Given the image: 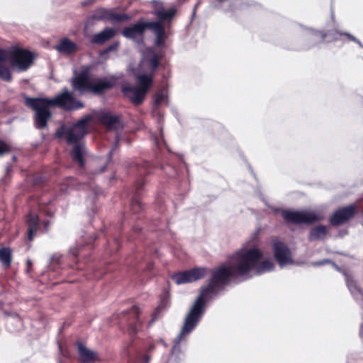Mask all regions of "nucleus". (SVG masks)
I'll use <instances>...</instances> for the list:
<instances>
[{
	"label": "nucleus",
	"mask_w": 363,
	"mask_h": 363,
	"mask_svg": "<svg viewBox=\"0 0 363 363\" xmlns=\"http://www.w3.org/2000/svg\"><path fill=\"white\" fill-rule=\"evenodd\" d=\"M281 215L286 222L296 225L305 224L310 225L324 219L322 213L309 210H284Z\"/></svg>",
	"instance_id": "obj_4"
},
{
	"label": "nucleus",
	"mask_w": 363,
	"mask_h": 363,
	"mask_svg": "<svg viewBox=\"0 0 363 363\" xmlns=\"http://www.w3.org/2000/svg\"><path fill=\"white\" fill-rule=\"evenodd\" d=\"M13 160L14 161L16 160V156H13Z\"/></svg>",
	"instance_id": "obj_47"
},
{
	"label": "nucleus",
	"mask_w": 363,
	"mask_h": 363,
	"mask_svg": "<svg viewBox=\"0 0 363 363\" xmlns=\"http://www.w3.org/2000/svg\"><path fill=\"white\" fill-rule=\"evenodd\" d=\"M330 264L333 267H335L336 269H339L338 266L333 261H332V260H330L329 259H322L320 261H318V262L315 263V265L320 266V265H323V264Z\"/></svg>",
	"instance_id": "obj_38"
},
{
	"label": "nucleus",
	"mask_w": 363,
	"mask_h": 363,
	"mask_svg": "<svg viewBox=\"0 0 363 363\" xmlns=\"http://www.w3.org/2000/svg\"><path fill=\"white\" fill-rule=\"evenodd\" d=\"M94 3V0H87L85 1L82 2V5L83 6H87Z\"/></svg>",
	"instance_id": "obj_42"
},
{
	"label": "nucleus",
	"mask_w": 363,
	"mask_h": 363,
	"mask_svg": "<svg viewBox=\"0 0 363 363\" xmlns=\"http://www.w3.org/2000/svg\"><path fill=\"white\" fill-rule=\"evenodd\" d=\"M308 40L313 43H320L327 39L326 32L311 29L308 33Z\"/></svg>",
	"instance_id": "obj_28"
},
{
	"label": "nucleus",
	"mask_w": 363,
	"mask_h": 363,
	"mask_svg": "<svg viewBox=\"0 0 363 363\" xmlns=\"http://www.w3.org/2000/svg\"><path fill=\"white\" fill-rule=\"evenodd\" d=\"M163 99H164V95L162 94H158L156 96L155 102H156V104H160L162 103Z\"/></svg>",
	"instance_id": "obj_39"
},
{
	"label": "nucleus",
	"mask_w": 363,
	"mask_h": 363,
	"mask_svg": "<svg viewBox=\"0 0 363 363\" xmlns=\"http://www.w3.org/2000/svg\"><path fill=\"white\" fill-rule=\"evenodd\" d=\"M116 35L114 29L106 28L100 33L94 35L91 39V43L98 45H102L105 42L113 38Z\"/></svg>",
	"instance_id": "obj_24"
},
{
	"label": "nucleus",
	"mask_w": 363,
	"mask_h": 363,
	"mask_svg": "<svg viewBox=\"0 0 363 363\" xmlns=\"http://www.w3.org/2000/svg\"><path fill=\"white\" fill-rule=\"evenodd\" d=\"M56 50L60 53L71 55L77 50V46L74 43L65 38L60 40L56 46Z\"/></svg>",
	"instance_id": "obj_26"
},
{
	"label": "nucleus",
	"mask_w": 363,
	"mask_h": 363,
	"mask_svg": "<svg viewBox=\"0 0 363 363\" xmlns=\"http://www.w3.org/2000/svg\"><path fill=\"white\" fill-rule=\"evenodd\" d=\"M26 265H27V269L26 272L29 273L30 272L31 267H32V262L30 259H28L26 261Z\"/></svg>",
	"instance_id": "obj_41"
},
{
	"label": "nucleus",
	"mask_w": 363,
	"mask_h": 363,
	"mask_svg": "<svg viewBox=\"0 0 363 363\" xmlns=\"http://www.w3.org/2000/svg\"><path fill=\"white\" fill-rule=\"evenodd\" d=\"M91 120V116L87 115L64 131V136L68 145L81 144L80 140L87 133L86 126Z\"/></svg>",
	"instance_id": "obj_7"
},
{
	"label": "nucleus",
	"mask_w": 363,
	"mask_h": 363,
	"mask_svg": "<svg viewBox=\"0 0 363 363\" xmlns=\"http://www.w3.org/2000/svg\"><path fill=\"white\" fill-rule=\"evenodd\" d=\"M6 53V49L0 48V79L4 82H10L13 79L11 69L4 65V62L8 61L5 55Z\"/></svg>",
	"instance_id": "obj_20"
},
{
	"label": "nucleus",
	"mask_w": 363,
	"mask_h": 363,
	"mask_svg": "<svg viewBox=\"0 0 363 363\" xmlns=\"http://www.w3.org/2000/svg\"><path fill=\"white\" fill-rule=\"evenodd\" d=\"M26 225L28 226V239L30 242L33 241L35 233L40 230L46 233L49 230L50 221L48 220H40L38 215L29 213L26 216Z\"/></svg>",
	"instance_id": "obj_10"
},
{
	"label": "nucleus",
	"mask_w": 363,
	"mask_h": 363,
	"mask_svg": "<svg viewBox=\"0 0 363 363\" xmlns=\"http://www.w3.org/2000/svg\"><path fill=\"white\" fill-rule=\"evenodd\" d=\"M24 104L35 111V125L38 129H44L52 117L50 110L52 106H57L65 111L82 109L84 104L75 99L72 92L65 88L62 91L52 99L25 96Z\"/></svg>",
	"instance_id": "obj_2"
},
{
	"label": "nucleus",
	"mask_w": 363,
	"mask_h": 363,
	"mask_svg": "<svg viewBox=\"0 0 363 363\" xmlns=\"http://www.w3.org/2000/svg\"><path fill=\"white\" fill-rule=\"evenodd\" d=\"M272 250L274 258L280 266L294 263L291 250L284 242L280 240L274 241Z\"/></svg>",
	"instance_id": "obj_11"
},
{
	"label": "nucleus",
	"mask_w": 363,
	"mask_h": 363,
	"mask_svg": "<svg viewBox=\"0 0 363 363\" xmlns=\"http://www.w3.org/2000/svg\"><path fill=\"white\" fill-rule=\"evenodd\" d=\"M85 146L83 143L75 144L71 151V157L74 162L77 163L80 168L85 165Z\"/></svg>",
	"instance_id": "obj_21"
},
{
	"label": "nucleus",
	"mask_w": 363,
	"mask_h": 363,
	"mask_svg": "<svg viewBox=\"0 0 363 363\" xmlns=\"http://www.w3.org/2000/svg\"><path fill=\"white\" fill-rule=\"evenodd\" d=\"M206 301L198 296L195 301L189 313L187 314L184 325L182 327L181 335H185L191 333L199 322L205 309Z\"/></svg>",
	"instance_id": "obj_6"
},
{
	"label": "nucleus",
	"mask_w": 363,
	"mask_h": 363,
	"mask_svg": "<svg viewBox=\"0 0 363 363\" xmlns=\"http://www.w3.org/2000/svg\"><path fill=\"white\" fill-rule=\"evenodd\" d=\"M119 42H114L109 45L104 51V53H108L111 52L116 51L119 47Z\"/></svg>",
	"instance_id": "obj_36"
},
{
	"label": "nucleus",
	"mask_w": 363,
	"mask_h": 363,
	"mask_svg": "<svg viewBox=\"0 0 363 363\" xmlns=\"http://www.w3.org/2000/svg\"><path fill=\"white\" fill-rule=\"evenodd\" d=\"M328 234V229L326 226L319 225L312 228L308 235L309 241H315L323 240Z\"/></svg>",
	"instance_id": "obj_27"
},
{
	"label": "nucleus",
	"mask_w": 363,
	"mask_h": 363,
	"mask_svg": "<svg viewBox=\"0 0 363 363\" xmlns=\"http://www.w3.org/2000/svg\"><path fill=\"white\" fill-rule=\"evenodd\" d=\"M89 18L95 21L108 20L117 23L125 22L130 19V16L126 13H116L104 8L96 9Z\"/></svg>",
	"instance_id": "obj_13"
},
{
	"label": "nucleus",
	"mask_w": 363,
	"mask_h": 363,
	"mask_svg": "<svg viewBox=\"0 0 363 363\" xmlns=\"http://www.w3.org/2000/svg\"><path fill=\"white\" fill-rule=\"evenodd\" d=\"M71 86L73 91L81 95L89 93L100 96L106 91L113 89L116 82L114 79L91 78V67L82 66L79 72H74V76L70 79Z\"/></svg>",
	"instance_id": "obj_3"
},
{
	"label": "nucleus",
	"mask_w": 363,
	"mask_h": 363,
	"mask_svg": "<svg viewBox=\"0 0 363 363\" xmlns=\"http://www.w3.org/2000/svg\"><path fill=\"white\" fill-rule=\"evenodd\" d=\"M358 211V206L355 203L336 209L329 218L332 226L345 225L352 219Z\"/></svg>",
	"instance_id": "obj_8"
},
{
	"label": "nucleus",
	"mask_w": 363,
	"mask_h": 363,
	"mask_svg": "<svg viewBox=\"0 0 363 363\" xmlns=\"http://www.w3.org/2000/svg\"><path fill=\"white\" fill-rule=\"evenodd\" d=\"M177 10L174 8H171L167 11L157 10L155 14L159 19L157 22L171 21L176 14Z\"/></svg>",
	"instance_id": "obj_29"
},
{
	"label": "nucleus",
	"mask_w": 363,
	"mask_h": 363,
	"mask_svg": "<svg viewBox=\"0 0 363 363\" xmlns=\"http://www.w3.org/2000/svg\"><path fill=\"white\" fill-rule=\"evenodd\" d=\"M114 242L116 243V245H117V247L118 248V246H119V240H118V239L115 238L114 239Z\"/></svg>",
	"instance_id": "obj_44"
},
{
	"label": "nucleus",
	"mask_w": 363,
	"mask_h": 363,
	"mask_svg": "<svg viewBox=\"0 0 363 363\" xmlns=\"http://www.w3.org/2000/svg\"><path fill=\"white\" fill-rule=\"evenodd\" d=\"M184 356L179 343L173 345L166 363H181L182 357Z\"/></svg>",
	"instance_id": "obj_31"
},
{
	"label": "nucleus",
	"mask_w": 363,
	"mask_h": 363,
	"mask_svg": "<svg viewBox=\"0 0 363 363\" xmlns=\"http://www.w3.org/2000/svg\"><path fill=\"white\" fill-rule=\"evenodd\" d=\"M150 268L152 267V264H149V266H148Z\"/></svg>",
	"instance_id": "obj_48"
},
{
	"label": "nucleus",
	"mask_w": 363,
	"mask_h": 363,
	"mask_svg": "<svg viewBox=\"0 0 363 363\" xmlns=\"http://www.w3.org/2000/svg\"><path fill=\"white\" fill-rule=\"evenodd\" d=\"M160 311H161V310H160V307H157L155 309V311L152 312V313L151 315L152 319L149 323V325H151L153 323H155L157 320L159 315L160 313Z\"/></svg>",
	"instance_id": "obj_37"
},
{
	"label": "nucleus",
	"mask_w": 363,
	"mask_h": 363,
	"mask_svg": "<svg viewBox=\"0 0 363 363\" xmlns=\"http://www.w3.org/2000/svg\"><path fill=\"white\" fill-rule=\"evenodd\" d=\"M217 2H218L220 4H223V2L227 1L228 0H216Z\"/></svg>",
	"instance_id": "obj_45"
},
{
	"label": "nucleus",
	"mask_w": 363,
	"mask_h": 363,
	"mask_svg": "<svg viewBox=\"0 0 363 363\" xmlns=\"http://www.w3.org/2000/svg\"><path fill=\"white\" fill-rule=\"evenodd\" d=\"M122 92L125 97L128 98L136 106L140 105L143 102L146 95L140 89L134 86H123Z\"/></svg>",
	"instance_id": "obj_17"
},
{
	"label": "nucleus",
	"mask_w": 363,
	"mask_h": 363,
	"mask_svg": "<svg viewBox=\"0 0 363 363\" xmlns=\"http://www.w3.org/2000/svg\"><path fill=\"white\" fill-rule=\"evenodd\" d=\"M327 38L329 40L327 41H337L339 40H347L348 41H353L357 43L359 45H361V43L353 35L347 33H342L336 30H331L326 32Z\"/></svg>",
	"instance_id": "obj_22"
},
{
	"label": "nucleus",
	"mask_w": 363,
	"mask_h": 363,
	"mask_svg": "<svg viewBox=\"0 0 363 363\" xmlns=\"http://www.w3.org/2000/svg\"><path fill=\"white\" fill-rule=\"evenodd\" d=\"M12 261V251L9 247L0 249V262L6 268L11 266Z\"/></svg>",
	"instance_id": "obj_32"
},
{
	"label": "nucleus",
	"mask_w": 363,
	"mask_h": 363,
	"mask_svg": "<svg viewBox=\"0 0 363 363\" xmlns=\"http://www.w3.org/2000/svg\"><path fill=\"white\" fill-rule=\"evenodd\" d=\"M150 21H138L130 26L125 27L122 30V35L128 39L136 40L138 38L143 40L145 32L150 30Z\"/></svg>",
	"instance_id": "obj_14"
},
{
	"label": "nucleus",
	"mask_w": 363,
	"mask_h": 363,
	"mask_svg": "<svg viewBox=\"0 0 363 363\" xmlns=\"http://www.w3.org/2000/svg\"><path fill=\"white\" fill-rule=\"evenodd\" d=\"M359 335L362 339H363V323L360 325Z\"/></svg>",
	"instance_id": "obj_43"
},
{
	"label": "nucleus",
	"mask_w": 363,
	"mask_h": 363,
	"mask_svg": "<svg viewBox=\"0 0 363 363\" xmlns=\"http://www.w3.org/2000/svg\"><path fill=\"white\" fill-rule=\"evenodd\" d=\"M11 172V167L6 168V173L9 174Z\"/></svg>",
	"instance_id": "obj_46"
},
{
	"label": "nucleus",
	"mask_w": 363,
	"mask_h": 363,
	"mask_svg": "<svg viewBox=\"0 0 363 363\" xmlns=\"http://www.w3.org/2000/svg\"><path fill=\"white\" fill-rule=\"evenodd\" d=\"M11 152L10 146L4 140H0V156Z\"/></svg>",
	"instance_id": "obj_34"
},
{
	"label": "nucleus",
	"mask_w": 363,
	"mask_h": 363,
	"mask_svg": "<svg viewBox=\"0 0 363 363\" xmlns=\"http://www.w3.org/2000/svg\"><path fill=\"white\" fill-rule=\"evenodd\" d=\"M262 257L263 254L257 247L238 252L233 266L222 264L211 270V277L208 284L200 289L199 296L206 301L228 285L230 279L234 277V274L238 276L249 274L257 266Z\"/></svg>",
	"instance_id": "obj_1"
},
{
	"label": "nucleus",
	"mask_w": 363,
	"mask_h": 363,
	"mask_svg": "<svg viewBox=\"0 0 363 363\" xmlns=\"http://www.w3.org/2000/svg\"><path fill=\"white\" fill-rule=\"evenodd\" d=\"M208 272L206 267H194L189 270L179 272L172 276V279L177 284L191 283L201 279Z\"/></svg>",
	"instance_id": "obj_9"
},
{
	"label": "nucleus",
	"mask_w": 363,
	"mask_h": 363,
	"mask_svg": "<svg viewBox=\"0 0 363 363\" xmlns=\"http://www.w3.org/2000/svg\"><path fill=\"white\" fill-rule=\"evenodd\" d=\"M140 313V308L137 306H133L129 310L121 313L120 322L125 323L131 333H136L141 325Z\"/></svg>",
	"instance_id": "obj_12"
},
{
	"label": "nucleus",
	"mask_w": 363,
	"mask_h": 363,
	"mask_svg": "<svg viewBox=\"0 0 363 363\" xmlns=\"http://www.w3.org/2000/svg\"><path fill=\"white\" fill-rule=\"evenodd\" d=\"M345 281L347 286L352 294H359L363 296L362 289L357 285V282L354 280L352 275L345 273Z\"/></svg>",
	"instance_id": "obj_30"
},
{
	"label": "nucleus",
	"mask_w": 363,
	"mask_h": 363,
	"mask_svg": "<svg viewBox=\"0 0 363 363\" xmlns=\"http://www.w3.org/2000/svg\"><path fill=\"white\" fill-rule=\"evenodd\" d=\"M145 184L143 177H139L135 182V191L132 197L130 203V210L134 213H138L143 210V204L140 201V192Z\"/></svg>",
	"instance_id": "obj_15"
},
{
	"label": "nucleus",
	"mask_w": 363,
	"mask_h": 363,
	"mask_svg": "<svg viewBox=\"0 0 363 363\" xmlns=\"http://www.w3.org/2000/svg\"><path fill=\"white\" fill-rule=\"evenodd\" d=\"M136 81L138 84V89L147 94L153 83V74H140L136 76Z\"/></svg>",
	"instance_id": "obj_25"
},
{
	"label": "nucleus",
	"mask_w": 363,
	"mask_h": 363,
	"mask_svg": "<svg viewBox=\"0 0 363 363\" xmlns=\"http://www.w3.org/2000/svg\"><path fill=\"white\" fill-rule=\"evenodd\" d=\"M162 58V55L157 53L152 48L147 49V55L146 56V61L147 65L150 67L152 74L155 73L160 65V61Z\"/></svg>",
	"instance_id": "obj_23"
},
{
	"label": "nucleus",
	"mask_w": 363,
	"mask_h": 363,
	"mask_svg": "<svg viewBox=\"0 0 363 363\" xmlns=\"http://www.w3.org/2000/svg\"><path fill=\"white\" fill-rule=\"evenodd\" d=\"M150 30H152L155 36V45L157 47H163L165 43V29L161 22H151Z\"/></svg>",
	"instance_id": "obj_19"
},
{
	"label": "nucleus",
	"mask_w": 363,
	"mask_h": 363,
	"mask_svg": "<svg viewBox=\"0 0 363 363\" xmlns=\"http://www.w3.org/2000/svg\"><path fill=\"white\" fill-rule=\"evenodd\" d=\"M150 164L147 162H144L139 169V172L142 175L145 174L146 175L150 174V170L149 169Z\"/></svg>",
	"instance_id": "obj_35"
},
{
	"label": "nucleus",
	"mask_w": 363,
	"mask_h": 363,
	"mask_svg": "<svg viewBox=\"0 0 363 363\" xmlns=\"http://www.w3.org/2000/svg\"><path fill=\"white\" fill-rule=\"evenodd\" d=\"M262 257L260 259H262ZM259 261L257 266L253 269H257V272L258 274H262L265 272H269L272 271L274 268V264L272 262L269 260H263L260 262Z\"/></svg>",
	"instance_id": "obj_33"
},
{
	"label": "nucleus",
	"mask_w": 363,
	"mask_h": 363,
	"mask_svg": "<svg viewBox=\"0 0 363 363\" xmlns=\"http://www.w3.org/2000/svg\"><path fill=\"white\" fill-rule=\"evenodd\" d=\"M71 252L74 258H77L79 254V250L77 248L72 250Z\"/></svg>",
	"instance_id": "obj_40"
},
{
	"label": "nucleus",
	"mask_w": 363,
	"mask_h": 363,
	"mask_svg": "<svg viewBox=\"0 0 363 363\" xmlns=\"http://www.w3.org/2000/svg\"><path fill=\"white\" fill-rule=\"evenodd\" d=\"M98 120L108 130H117L121 126V116L111 112H103L98 115Z\"/></svg>",
	"instance_id": "obj_16"
},
{
	"label": "nucleus",
	"mask_w": 363,
	"mask_h": 363,
	"mask_svg": "<svg viewBox=\"0 0 363 363\" xmlns=\"http://www.w3.org/2000/svg\"><path fill=\"white\" fill-rule=\"evenodd\" d=\"M5 55L11 65L21 71L27 70L32 65L34 59L33 55L30 51L17 46L11 47L10 50H6Z\"/></svg>",
	"instance_id": "obj_5"
},
{
	"label": "nucleus",
	"mask_w": 363,
	"mask_h": 363,
	"mask_svg": "<svg viewBox=\"0 0 363 363\" xmlns=\"http://www.w3.org/2000/svg\"><path fill=\"white\" fill-rule=\"evenodd\" d=\"M76 346L79 355V361L81 363H93L99 360L97 354L89 350L82 341H77Z\"/></svg>",
	"instance_id": "obj_18"
}]
</instances>
